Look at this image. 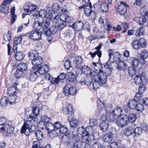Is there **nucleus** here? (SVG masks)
<instances>
[{
	"mask_svg": "<svg viewBox=\"0 0 148 148\" xmlns=\"http://www.w3.org/2000/svg\"><path fill=\"white\" fill-rule=\"evenodd\" d=\"M37 71H36L37 73H39L40 74L43 75L46 72H48L49 71V66L47 64H43L42 65H40L36 67Z\"/></svg>",
	"mask_w": 148,
	"mask_h": 148,
	"instance_id": "nucleus-16",
	"label": "nucleus"
},
{
	"mask_svg": "<svg viewBox=\"0 0 148 148\" xmlns=\"http://www.w3.org/2000/svg\"><path fill=\"white\" fill-rule=\"evenodd\" d=\"M92 80L94 81L92 84L93 89L96 90L101 86V83L100 81L97 79H92Z\"/></svg>",
	"mask_w": 148,
	"mask_h": 148,
	"instance_id": "nucleus-43",
	"label": "nucleus"
},
{
	"mask_svg": "<svg viewBox=\"0 0 148 148\" xmlns=\"http://www.w3.org/2000/svg\"><path fill=\"white\" fill-rule=\"evenodd\" d=\"M142 129L140 127H137L134 130V133L135 136H138L142 133Z\"/></svg>",
	"mask_w": 148,
	"mask_h": 148,
	"instance_id": "nucleus-58",
	"label": "nucleus"
},
{
	"mask_svg": "<svg viewBox=\"0 0 148 148\" xmlns=\"http://www.w3.org/2000/svg\"><path fill=\"white\" fill-rule=\"evenodd\" d=\"M8 121L4 116H1L0 117V125L5 126L7 124Z\"/></svg>",
	"mask_w": 148,
	"mask_h": 148,
	"instance_id": "nucleus-50",
	"label": "nucleus"
},
{
	"mask_svg": "<svg viewBox=\"0 0 148 148\" xmlns=\"http://www.w3.org/2000/svg\"><path fill=\"white\" fill-rule=\"evenodd\" d=\"M9 102V99L6 97H4L1 99L0 103L2 106H6Z\"/></svg>",
	"mask_w": 148,
	"mask_h": 148,
	"instance_id": "nucleus-39",
	"label": "nucleus"
},
{
	"mask_svg": "<svg viewBox=\"0 0 148 148\" xmlns=\"http://www.w3.org/2000/svg\"><path fill=\"white\" fill-rule=\"evenodd\" d=\"M14 58L16 60L21 61L25 57V55L21 51H18L14 53Z\"/></svg>",
	"mask_w": 148,
	"mask_h": 148,
	"instance_id": "nucleus-26",
	"label": "nucleus"
},
{
	"mask_svg": "<svg viewBox=\"0 0 148 148\" xmlns=\"http://www.w3.org/2000/svg\"><path fill=\"white\" fill-rule=\"evenodd\" d=\"M42 32L47 36H50L52 34L49 27H48V28H43L42 30Z\"/></svg>",
	"mask_w": 148,
	"mask_h": 148,
	"instance_id": "nucleus-53",
	"label": "nucleus"
},
{
	"mask_svg": "<svg viewBox=\"0 0 148 148\" xmlns=\"http://www.w3.org/2000/svg\"><path fill=\"white\" fill-rule=\"evenodd\" d=\"M108 5L106 2H103L101 5L100 10L103 12H107L108 10Z\"/></svg>",
	"mask_w": 148,
	"mask_h": 148,
	"instance_id": "nucleus-29",
	"label": "nucleus"
},
{
	"mask_svg": "<svg viewBox=\"0 0 148 148\" xmlns=\"http://www.w3.org/2000/svg\"><path fill=\"white\" fill-rule=\"evenodd\" d=\"M83 59L81 56H78L75 58V60H73V65L76 68H79L80 64L82 63Z\"/></svg>",
	"mask_w": 148,
	"mask_h": 148,
	"instance_id": "nucleus-24",
	"label": "nucleus"
},
{
	"mask_svg": "<svg viewBox=\"0 0 148 148\" xmlns=\"http://www.w3.org/2000/svg\"><path fill=\"white\" fill-rule=\"evenodd\" d=\"M63 112L65 114H67L68 113L71 115H73V109L72 106L70 104H69L67 107L63 108Z\"/></svg>",
	"mask_w": 148,
	"mask_h": 148,
	"instance_id": "nucleus-21",
	"label": "nucleus"
},
{
	"mask_svg": "<svg viewBox=\"0 0 148 148\" xmlns=\"http://www.w3.org/2000/svg\"><path fill=\"white\" fill-rule=\"evenodd\" d=\"M128 116L123 114L118 117L116 121L117 125L121 127H123L127 125L128 123Z\"/></svg>",
	"mask_w": 148,
	"mask_h": 148,
	"instance_id": "nucleus-6",
	"label": "nucleus"
},
{
	"mask_svg": "<svg viewBox=\"0 0 148 148\" xmlns=\"http://www.w3.org/2000/svg\"><path fill=\"white\" fill-rule=\"evenodd\" d=\"M131 45L132 47L136 49H138L140 47V45H139V41L137 40H134L132 42Z\"/></svg>",
	"mask_w": 148,
	"mask_h": 148,
	"instance_id": "nucleus-46",
	"label": "nucleus"
},
{
	"mask_svg": "<svg viewBox=\"0 0 148 148\" xmlns=\"http://www.w3.org/2000/svg\"><path fill=\"white\" fill-rule=\"evenodd\" d=\"M42 34L41 32L34 30L30 32L29 36L32 40H38L41 39Z\"/></svg>",
	"mask_w": 148,
	"mask_h": 148,
	"instance_id": "nucleus-15",
	"label": "nucleus"
},
{
	"mask_svg": "<svg viewBox=\"0 0 148 148\" xmlns=\"http://www.w3.org/2000/svg\"><path fill=\"white\" fill-rule=\"evenodd\" d=\"M134 81L135 84L139 85L142 83L143 79L141 76L137 75L134 78Z\"/></svg>",
	"mask_w": 148,
	"mask_h": 148,
	"instance_id": "nucleus-52",
	"label": "nucleus"
},
{
	"mask_svg": "<svg viewBox=\"0 0 148 148\" xmlns=\"http://www.w3.org/2000/svg\"><path fill=\"white\" fill-rule=\"evenodd\" d=\"M53 128V124L50 122L47 123H44L43 127H41V128L42 129H46L48 131V133L50 134L53 131L52 129Z\"/></svg>",
	"mask_w": 148,
	"mask_h": 148,
	"instance_id": "nucleus-22",
	"label": "nucleus"
},
{
	"mask_svg": "<svg viewBox=\"0 0 148 148\" xmlns=\"http://www.w3.org/2000/svg\"><path fill=\"white\" fill-rule=\"evenodd\" d=\"M40 109L39 108L35 106L33 107L32 110V114L27 116L26 119L32 122V119H36L39 114Z\"/></svg>",
	"mask_w": 148,
	"mask_h": 148,
	"instance_id": "nucleus-8",
	"label": "nucleus"
},
{
	"mask_svg": "<svg viewBox=\"0 0 148 148\" xmlns=\"http://www.w3.org/2000/svg\"><path fill=\"white\" fill-rule=\"evenodd\" d=\"M91 79H97L101 84H104L106 82L107 76L105 73L102 70H99L98 73L95 71H93L91 73Z\"/></svg>",
	"mask_w": 148,
	"mask_h": 148,
	"instance_id": "nucleus-3",
	"label": "nucleus"
},
{
	"mask_svg": "<svg viewBox=\"0 0 148 148\" xmlns=\"http://www.w3.org/2000/svg\"><path fill=\"white\" fill-rule=\"evenodd\" d=\"M82 72L85 74L88 75L90 74L91 77V70L87 66H82L81 69Z\"/></svg>",
	"mask_w": 148,
	"mask_h": 148,
	"instance_id": "nucleus-35",
	"label": "nucleus"
},
{
	"mask_svg": "<svg viewBox=\"0 0 148 148\" xmlns=\"http://www.w3.org/2000/svg\"><path fill=\"white\" fill-rule=\"evenodd\" d=\"M37 74V73L36 71L33 73H31L29 77V80L32 81H35L38 77Z\"/></svg>",
	"mask_w": 148,
	"mask_h": 148,
	"instance_id": "nucleus-45",
	"label": "nucleus"
},
{
	"mask_svg": "<svg viewBox=\"0 0 148 148\" xmlns=\"http://www.w3.org/2000/svg\"><path fill=\"white\" fill-rule=\"evenodd\" d=\"M41 120L43 122V124L44 125V123H47L50 122L51 118L47 115H44L42 117Z\"/></svg>",
	"mask_w": 148,
	"mask_h": 148,
	"instance_id": "nucleus-49",
	"label": "nucleus"
},
{
	"mask_svg": "<svg viewBox=\"0 0 148 148\" xmlns=\"http://www.w3.org/2000/svg\"><path fill=\"white\" fill-rule=\"evenodd\" d=\"M112 50L110 49L108 50V56H109V59L107 62L103 64L104 68H106L105 72H104V73H105L107 77L110 75L112 72L111 69V68H112L111 67L112 63L110 61V58L114 54L112 53Z\"/></svg>",
	"mask_w": 148,
	"mask_h": 148,
	"instance_id": "nucleus-4",
	"label": "nucleus"
},
{
	"mask_svg": "<svg viewBox=\"0 0 148 148\" xmlns=\"http://www.w3.org/2000/svg\"><path fill=\"white\" fill-rule=\"evenodd\" d=\"M97 107L98 109L96 111L97 114L99 115L103 109L105 105L102 100L99 98L97 101Z\"/></svg>",
	"mask_w": 148,
	"mask_h": 148,
	"instance_id": "nucleus-20",
	"label": "nucleus"
},
{
	"mask_svg": "<svg viewBox=\"0 0 148 148\" xmlns=\"http://www.w3.org/2000/svg\"><path fill=\"white\" fill-rule=\"evenodd\" d=\"M139 45H140V47L144 48L147 45L146 42L144 38H140L139 41Z\"/></svg>",
	"mask_w": 148,
	"mask_h": 148,
	"instance_id": "nucleus-62",
	"label": "nucleus"
},
{
	"mask_svg": "<svg viewBox=\"0 0 148 148\" xmlns=\"http://www.w3.org/2000/svg\"><path fill=\"white\" fill-rule=\"evenodd\" d=\"M61 124L59 122H56L53 124V131H56L60 129Z\"/></svg>",
	"mask_w": 148,
	"mask_h": 148,
	"instance_id": "nucleus-55",
	"label": "nucleus"
},
{
	"mask_svg": "<svg viewBox=\"0 0 148 148\" xmlns=\"http://www.w3.org/2000/svg\"><path fill=\"white\" fill-rule=\"evenodd\" d=\"M27 68V65L25 63H21L19 64L17 66V69H18L23 72L26 70Z\"/></svg>",
	"mask_w": 148,
	"mask_h": 148,
	"instance_id": "nucleus-41",
	"label": "nucleus"
},
{
	"mask_svg": "<svg viewBox=\"0 0 148 148\" xmlns=\"http://www.w3.org/2000/svg\"><path fill=\"white\" fill-rule=\"evenodd\" d=\"M9 6L1 4L0 6V11L4 14L8 13L9 12Z\"/></svg>",
	"mask_w": 148,
	"mask_h": 148,
	"instance_id": "nucleus-37",
	"label": "nucleus"
},
{
	"mask_svg": "<svg viewBox=\"0 0 148 148\" xmlns=\"http://www.w3.org/2000/svg\"><path fill=\"white\" fill-rule=\"evenodd\" d=\"M76 88L74 86L69 88L67 86H65L63 88V93L66 96L69 95H73L76 93Z\"/></svg>",
	"mask_w": 148,
	"mask_h": 148,
	"instance_id": "nucleus-9",
	"label": "nucleus"
},
{
	"mask_svg": "<svg viewBox=\"0 0 148 148\" xmlns=\"http://www.w3.org/2000/svg\"><path fill=\"white\" fill-rule=\"evenodd\" d=\"M112 110V106L111 104H108V106H106L105 108L107 113L108 114L110 112L109 115H108V121L110 122H114L116 121L118 118V116L116 115L112 112H111Z\"/></svg>",
	"mask_w": 148,
	"mask_h": 148,
	"instance_id": "nucleus-7",
	"label": "nucleus"
},
{
	"mask_svg": "<svg viewBox=\"0 0 148 148\" xmlns=\"http://www.w3.org/2000/svg\"><path fill=\"white\" fill-rule=\"evenodd\" d=\"M72 135V141L75 142V143L71 142L69 143V144L72 145V148H81L82 145L81 142L79 140L80 138L78 134L73 132Z\"/></svg>",
	"mask_w": 148,
	"mask_h": 148,
	"instance_id": "nucleus-5",
	"label": "nucleus"
},
{
	"mask_svg": "<svg viewBox=\"0 0 148 148\" xmlns=\"http://www.w3.org/2000/svg\"><path fill=\"white\" fill-rule=\"evenodd\" d=\"M122 111V109L119 107H116L114 110L112 109L111 111L112 112L118 117L121 115V113Z\"/></svg>",
	"mask_w": 148,
	"mask_h": 148,
	"instance_id": "nucleus-33",
	"label": "nucleus"
},
{
	"mask_svg": "<svg viewBox=\"0 0 148 148\" xmlns=\"http://www.w3.org/2000/svg\"><path fill=\"white\" fill-rule=\"evenodd\" d=\"M23 73L22 71L21 70L18 69H17L14 74V76L16 78H18L21 76Z\"/></svg>",
	"mask_w": 148,
	"mask_h": 148,
	"instance_id": "nucleus-56",
	"label": "nucleus"
},
{
	"mask_svg": "<svg viewBox=\"0 0 148 148\" xmlns=\"http://www.w3.org/2000/svg\"><path fill=\"white\" fill-rule=\"evenodd\" d=\"M141 58H142V62L141 61L142 64H144L145 63V59L147 58L148 57V53L147 51L145 49H144L142 51L140 55Z\"/></svg>",
	"mask_w": 148,
	"mask_h": 148,
	"instance_id": "nucleus-28",
	"label": "nucleus"
},
{
	"mask_svg": "<svg viewBox=\"0 0 148 148\" xmlns=\"http://www.w3.org/2000/svg\"><path fill=\"white\" fill-rule=\"evenodd\" d=\"M33 27L36 30H40L42 28L40 21L35 22L34 23Z\"/></svg>",
	"mask_w": 148,
	"mask_h": 148,
	"instance_id": "nucleus-54",
	"label": "nucleus"
},
{
	"mask_svg": "<svg viewBox=\"0 0 148 148\" xmlns=\"http://www.w3.org/2000/svg\"><path fill=\"white\" fill-rule=\"evenodd\" d=\"M44 61L43 58L38 56L34 58L32 61V64L34 66L32 67L34 70L36 69V67L41 65V64L43 63Z\"/></svg>",
	"mask_w": 148,
	"mask_h": 148,
	"instance_id": "nucleus-12",
	"label": "nucleus"
},
{
	"mask_svg": "<svg viewBox=\"0 0 148 148\" xmlns=\"http://www.w3.org/2000/svg\"><path fill=\"white\" fill-rule=\"evenodd\" d=\"M35 135L38 140H40L43 138L44 137L43 133L40 130H37L35 132Z\"/></svg>",
	"mask_w": 148,
	"mask_h": 148,
	"instance_id": "nucleus-42",
	"label": "nucleus"
},
{
	"mask_svg": "<svg viewBox=\"0 0 148 148\" xmlns=\"http://www.w3.org/2000/svg\"><path fill=\"white\" fill-rule=\"evenodd\" d=\"M68 130V129L66 125H62L59 129V132L62 134H64L67 132Z\"/></svg>",
	"mask_w": 148,
	"mask_h": 148,
	"instance_id": "nucleus-59",
	"label": "nucleus"
},
{
	"mask_svg": "<svg viewBox=\"0 0 148 148\" xmlns=\"http://www.w3.org/2000/svg\"><path fill=\"white\" fill-rule=\"evenodd\" d=\"M38 56V53L36 50H32L28 53L29 57L32 60L34 58H35Z\"/></svg>",
	"mask_w": 148,
	"mask_h": 148,
	"instance_id": "nucleus-36",
	"label": "nucleus"
},
{
	"mask_svg": "<svg viewBox=\"0 0 148 148\" xmlns=\"http://www.w3.org/2000/svg\"><path fill=\"white\" fill-rule=\"evenodd\" d=\"M72 19V17L65 14H62L60 16L57 14L54 17L53 22L55 23L59 30H61L66 26V23H69Z\"/></svg>",
	"mask_w": 148,
	"mask_h": 148,
	"instance_id": "nucleus-1",
	"label": "nucleus"
},
{
	"mask_svg": "<svg viewBox=\"0 0 148 148\" xmlns=\"http://www.w3.org/2000/svg\"><path fill=\"white\" fill-rule=\"evenodd\" d=\"M121 4L118 6V10L120 14L123 15L126 12V7L128 6L123 1H121Z\"/></svg>",
	"mask_w": 148,
	"mask_h": 148,
	"instance_id": "nucleus-18",
	"label": "nucleus"
},
{
	"mask_svg": "<svg viewBox=\"0 0 148 148\" xmlns=\"http://www.w3.org/2000/svg\"><path fill=\"white\" fill-rule=\"evenodd\" d=\"M145 33L144 28L141 27L140 28H138L136 31L135 33V35L137 36H139L143 35Z\"/></svg>",
	"mask_w": 148,
	"mask_h": 148,
	"instance_id": "nucleus-40",
	"label": "nucleus"
},
{
	"mask_svg": "<svg viewBox=\"0 0 148 148\" xmlns=\"http://www.w3.org/2000/svg\"><path fill=\"white\" fill-rule=\"evenodd\" d=\"M71 27L74 30L79 31L84 29V24L81 21L76 22L71 26Z\"/></svg>",
	"mask_w": 148,
	"mask_h": 148,
	"instance_id": "nucleus-14",
	"label": "nucleus"
},
{
	"mask_svg": "<svg viewBox=\"0 0 148 148\" xmlns=\"http://www.w3.org/2000/svg\"><path fill=\"white\" fill-rule=\"evenodd\" d=\"M16 95H14L13 93L12 96L10 97V105L14 104L16 100Z\"/></svg>",
	"mask_w": 148,
	"mask_h": 148,
	"instance_id": "nucleus-63",
	"label": "nucleus"
},
{
	"mask_svg": "<svg viewBox=\"0 0 148 148\" xmlns=\"http://www.w3.org/2000/svg\"><path fill=\"white\" fill-rule=\"evenodd\" d=\"M62 141L64 143L67 144V146H69L70 145H71V144H69V143H70V142H69V139L67 136L66 135H64L62 136Z\"/></svg>",
	"mask_w": 148,
	"mask_h": 148,
	"instance_id": "nucleus-64",
	"label": "nucleus"
},
{
	"mask_svg": "<svg viewBox=\"0 0 148 148\" xmlns=\"http://www.w3.org/2000/svg\"><path fill=\"white\" fill-rule=\"evenodd\" d=\"M0 130L2 131H5L6 130L8 133L12 134L14 131V128L12 126V121H8L7 124L5 126L0 127Z\"/></svg>",
	"mask_w": 148,
	"mask_h": 148,
	"instance_id": "nucleus-11",
	"label": "nucleus"
},
{
	"mask_svg": "<svg viewBox=\"0 0 148 148\" xmlns=\"http://www.w3.org/2000/svg\"><path fill=\"white\" fill-rule=\"evenodd\" d=\"M134 129L133 127L128 126L125 128L124 133L125 135L127 136H129L134 133Z\"/></svg>",
	"mask_w": 148,
	"mask_h": 148,
	"instance_id": "nucleus-27",
	"label": "nucleus"
},
{
	"mask_svg": "<svg viewBox=\"0 0 148 148\" xmlns=\"http://www.w3.org/2000/svg\"><path fill=\"white\" fill-rule=\"evenodd\" d=\"M59 7V5L57 3H55L52 5V10H49L48 12V14L49 16V18H54L55 16L56 15V13Z\"/></svg>",
	"mask_w": 148,
	"mask_h": 148,
	"instance_id": "nucleus-17",
	"label": "nucleus"
},
{
	"mask_svg": "<svg viewBox=\"0 0 148 148\" xmlns=\"http://www.w3.org/2000/svg\"><path fill=\"white\" fill-rule=\"evenodd\" d=\"M37 8V6L29 2H27L24 6V9L25 12L28 14H31Z\"/></svg>",
	"mask_w": 148,
	"mask_h": 148,
	"instance_id": "nucleus-10",
	"label": "nucleus"
},
{
	"mask_svg": "<svg viewBox=\"0 0 148 148\" xmlns=\"http://www.w3.org/2000/svg\"><path fill=\"white\" fill-rule=\"evenodd\" d=\"M68 79L70 82H74L76 80V77L75 75L72 72H69L67 75Z\"/></svg>",
	"mask_w": 148,
	"mask_h": 148,
	"instance_id": "nucleus-44",
	"label": "nucleus"
},
{
	"mask_svg": "<svg viewBox=\"0 0 148 148\" xmlns=\"http://www.w3.org/2000/svg\"><path fill=\"white\" fill-rule=\"evenodd\" d=\"M89 8H86L84 9V14L86 16H91V18H95L96 16V14L95 12L90 8H92V4L90 2H89Z\"/></svg>",
	"mask_w": 148,
	"mask_h": 148,
	"instance_id": "nucleus-13",
	"label": "nucleus"
},
{
	"mask_svg": "<svg viewBox=\"0 0 148 148\" xmlns=\"http://www.w3.org/2000/svg\"><path fill=\"white\" fill-rule=\"evenodd\" d=\"M140 12L142 16L145 17L147 16L148 17V7L146 5L142 7L140 10Z\"/></svg>",
	"mask_w": 148,
	"mask_h": 148,
	"instance_id": "nucleus-31",
	"label": "nucleus"
},
{
	"mask_svg": "<svg viewBox=\"0 0 148 148\" xmlns=\"http://www.w3.org/2000/svg\"><path fill=\"white\" fill-rule=\"evenodd\" d=\"M128 73L130 76L132 77L134 75L136 74L137 72L135 69L129 68L128 69Z\"/></svg>",
	"mask_w": 148,
	"mask_h": 148,
	"instance_id": "nucleus-60",
	"label": "nucleus"
},
{
	"mask_svg": "<svg viewBox=\"0 0 148 148\" xmlns=\"http://www.w3.org/2000/svg\"><path fill=\"white\" fill-rule=\"evenodd\" d=\"M102 46L103 44L100 43L98 45V46L95 48V49L97 50V51H96L98 54V56L99 58L101 57L102 53L101 51L100 50V49H101Z\"/></svg>",
	"mask_w": 148,
	"mask_h": 148,
	"instance_id": "nucleus-51",
	"label": "nucleus"
},
{
	"mask_svg": "<svg viewBox=\"0 0 148 148\" xmlns=\"http://www.w3.org/2000/svg\"><path fill=\"white\" fill-rule=\"evenodd\" d=\"M144 108V106L142 103H139V102L138 101L135 109H136L137 111L141 112L143 110Z\"/></svg>",
	"mask_w": 148,
	"mask_h": 148,
	"instance_id": "nucleus-48",
	"label": "nucleus"
},
{
	"mask_svg": "<svg viewBox=\"0 0 148 148\" xmlns=\"http://www.w3.org/2000/svg\"><path fill=\"white\" fill-rule=\"evenodd\" d=\"M102 139L104 141L109 143L111 142L112 138L111 135L107 134L104 135Z\"/></svg>",
	"mask_w": 148,
	"mask_h": 148,
	"instance_id": "nucleus-32",
	"label": "nucleus"
},
{
	"mask_svg": "<svg viewBox=\"0 0 148 148\" xmlns=\"http://www.w3.org/2000/svg\"><path fill=\"white\" fill-rule=\"evenodd\" d=\"M132 65L134 67H137L139 64L138 60L136 58H131Z\"/></svg>",
	"mask_w": 148,
	"mask_h": 148,
	"instance_id": "nucleus-38",
	"label": "nucleus"
},
{
	"mask_svg": "<svg viewBox=\"0 0 148 148\" xmlns=\"http://www.w3.org/2000/svg\"><path fill=\"white\" fill-rule=\"evenodd\" d=\"M137 101L134 99L130 100L128 104L129 107L131 109H135L137 105Z\"/></svg>",
	"mask_w": 148,
	"mask_h": 148,
	"instance_id": "nucleus-34",
	"label": "nucleus"
},
{
	"mask_svg": "<svg viewBox=\"0 0 148 148\" xmlns=\"http://www.w3.org/2000/svg\"><path fill=\"white\" fill-rule=\"evenodd\" d=\"M19 84V82L18 81H16L14 83L12 86L14 88L15 90L13 92L14 94V95H16L17 93L19 91V89L17 87V86Z\"/></svg>",
	"mask_w": 148,
	"mask_h": 148,
	"instance_id": "nucleus-61",
	"label": "nucleus"
},
{
	"mask_svg": "<svg viewBox=\"0 0 148 148\" xmlns=\"http://www.w3.org/2000/svg\"><path fill=\"white\" fill-rule=\"evenodd\" d=\"M78 122V121L77 119H73L69 122L71 127L73 128L77 126Z\"/></svg>",
	"mask_w": 148,
	"mask_h": 148,
	"instance_id": "nucleus-57",
	"label": "nucleus"
},
{
	"mask_svg": "<svg viewBox=\"0 0 148 148\" xmlns=\"http://www.w3.org/2000/svg\"><path fill=\"white\" fill-rule=\"evenodd\" d=\"M134 20L140 25H142L145 23H148V17L146 16L145 17L143 16L142 17H136Z\"/></svg>",
	"mask_w": 148,
	"mask_h": 148,
	"instance_id": "nucleus-19",
	"label": "nucleus"
},
{
	"mask_svg": "<svg viewBox=\"0 0 148 148\" xmlns=\"http://www.w3.org/2000/svg\"><path fill=\"white\" fill-rule=\"evenodd\" d=\"M36 129L35 125H33L32 122L26 119L22 127L21 130V134H24L26 136H29L31 133L34 131Z\"/></svg>",
	"mask_w": 148,
	"mask_h": 148,
	"instance_id": "nucleus-2",
	"label": "nucleus"
},
{
	"mask_svg": "<svg viewBox=\"0 0 148 148\" xmlns=\"http://www.w3.org/2000/svg\"><path fill=\"white\" fill-rule=\"evenodd\" d=\"M127 119L128 121H129L130 122L133 123L135 121L136 119V115L134 114L130 113L128 116Z\"/></svg>",
	"mask_w": 148,
	"mask_h": 148,
	"instance_id": "nucleus-47",
	"label": "nucleus"
},
{
	"mask_svg": "<svg viewBox=\"0 0 148 148\" xmlns=\"http://www.w3.org/2000/svg\"><path fill=\"white\" fill-rule=\"evenodd\" d=\"M116 68L120 70L124 71L127 69L126 64L123 61H120L118 63L115 64Z\"/></svg>",
	"mask_w": 148,
	"mask_h": 148,
	"instance_id": "nucleus-23",
	"label": "nucleus"
},
{
	"mask_svg": "<svg viewBox=\"0 0 148 148\" xmlns=\"http://www.w3.org/2000/svg\"><path fill=\"white\" fill-rule=\"evenodd\" d=\"M108 121H102L100 123V129L104 132H105L108 130Z\"/></svg>",
	"mask_w": 148,
	"mask_h": 148,
	"instance_id": "nucleus-25",
	"label": "nucleus"
},
{
	"mask_svg": "<svg viewBox=\"0 0 148 148\" xmlns=\"http://www.w3.org/2000/svg\"><path fill=\"white\" fill-rule=\"evenodd\" d=\"M41 27L43 28H48L50 26L51 24L49 21L46 19H42L40 21Z\"/></svg>",
	"mask_w": 148,
	"mask_h": 148,
	"instance_id": "nucleus-30",
	"label": "nucleus"
}]
</instances>
